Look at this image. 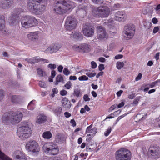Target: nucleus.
Returning <instances> with one entry per match:
<instances>
[{"instance_id":"1","label":"nucleus","mask_w":160,"mask_h":160,"mask_svg":"<svg viewBox=\"0 0 160 160\" xmlns=\"http://www.w3.org/2000/svg\"><path fill=\"white\" fill-rule=\"evenodd\" d=\"M53 11L57 14L68 12L76 6L75 3L69 0H57L54 2Z\"/></svg>"},{"instance_id":"2","label":"nucleus","mask_w":160,"mask_h":160,"mask_svg":"<svg viewBox=\"0 0 160 160\" xmlns=\"http://www.w3.org/2000/svg\"><path fill=\"white\" fill-rule=\"evenodd\" d=\"M47 0H29L27 9L35 14H41L45 11Z\"/></svg>"},{"instance_id":"3","label":"nucleus","mask_w":160,"mask_h":160,"mask_svg":"<svg viewBox=\"0 0 160 160\" xmlns=\"http://www.w3.org/2000/svg\"><path fill=\"white\" fill-rule=\"evenodd\" d=\"M23 115L21 112H10L5 113L2 117V121L3 123L8 125L10 123L12 124H16L22 120Z\"/></svg>"},{"instance_id":"4","label":"nucleus","mask_w":160,"mask_h":160,"mask_svg":"<svg viewBox=\"0 0 160 160\" xmlns=\"http://www.w3.org/2000/svg\"><path fill=\"white\" fill-rule=\"evenodd\" d=\"M110 12V8L105 6L95 7L92 10V14L95 17L104 18L108 17Z\"/></svg>"},{"instance_id":"5","label":"nucleus","mask_w":160,"mask_h":160,"mask_svg":"<svg viewBox=\"0 0 160 160\" xmlns=\"http://www.w3.org/2000/svg\"><path fill=\"white\" fill-rule=\"evenodd\" d=\"M32 130L27 124H22L19 127L17 130V135L18 137L22 139H25L29 137L31 135Z\"/></svg>"},{"instance_id":"6","label":"nucleus","mask_w":160,"mask_h":160,"mask_svg":"<svg viewBox=\"0 0 160 160\" xmlns=\"http://www.w3.org/2000/svg\"><path fill=\"white\" fill-rule=\"evenodd\" d=\"M135 28L134 25L132 24L126 25L124 27L122 32L123 39L129 40L132 39L134 36Z\"/></svg>"},{"instance_id":"7","label":"nucleus","mask_w":160,"mask_h":160,"mask_svg":"<svg viewBox=\"0 0 160 160\" xmlns=\"http://www.w3.org/2000/svg\"><path fill=\"white\" fill-rule=\"evenodd\" d=\"M115 154L117 160H131V152L127 149H120L116 152Z\"/></svg>"},{"instance_id":"8","label":"nucleus","mask_w":160,"mask_h":160,"mask_svg":"<svg viewBox=\"0 0 160 160\" xmlns=\"http://www.w3.org/2000/svg\"><path fill=\"white\" fill-rule=\"evenodd\" d=\"M37 20L33 17L28 16L23 17L21 23L22 27L27 28L34 27L37 24Z\"/></svg>"},{"instance_id":"9","label":"nucleus","mask_w":160,"mask_h":160,"mask_svg":"<svg viewBox=\"0 0 160 160\" xmlns=\"http://www.w3.org/2000/svg\"><path fill=\"white\" fill-rule=\"evenodd\" d=\"M42 149L44 152L50 155H55L58 153V148L56 145L52 143H45Z\"/></svg>"},{"instance_id":"10","label":"nucleus","mask_w":160,"mask_h":160,"mask_svg":"<svg viewBox=\"0 0 160 160\" xmlns=\"http://www.w3.org/2000/svg\"><path fill=\"white\" fill-rule=\"evenodd\" d=\"M77 23L76 19L73 16H70L66 19L65 28L68 30H71L75 28Z\"/></svg>"},{"instance_id":"11","label":"nucleus","mask_w":160,"mask_h":160,"mask_svg":"<svg viewBox=\"0 0 160 160\" xmlns=\"http://www.w3.org/2000/svg\"><path fill=\"white\" fill-rule=\"evenodd\" d=\"M26 149L29 151L37 152L39 151V148L38 143L34 140H31L26 144Z\"/></svg>"},{"instance_id":"12","label":"nucleus","mask_w":160,"mask_h":160,"mask_svg":"<svg viewBox=\"0 0 160 160\" xmlns=\"http://www.w3.org/2000/svg\"><path fill=\"white\" fill-rule=\"evenodd\" d=\"M148 153L154 158H159L160 156V148L157 146L151 145L148 149Z\"/></svg>"},{"instance_id":"13","label":"nucleus","mask_w":160,"mask_h":160,"mask_svg":"<svg viewBox=\"0 0 160 160\" xmlns=\"http://www.w3.org/2000/svg\"><path fill=\"white\" fill-rule=\"evenodd\" d=\"M90 45L86 43H82L78 46L74 45L73 49L76 51L79 52H88L90 50Z\"/></svg>"},{"instance_id":"14","label":"nucleus","mask_w":160,"mask_h":160,"mask_svg":"<svg viewBox=\"0 0 160 160\" xmlns=\"http://www.w3.org/2000/svg\"><path fill=\"white\" fill-rule=\"evenodd\" d=\"M97 37L98 39H102L107 38L108 34L105 28L101 26H98L96 27Z\"/></svg>"},{"instance_id":"15","label":"nucleus","mask_w":160,"mask_h":160,"mask_svg":"<svg viewBox=\"0 0 160 160\" xmlns=\"http://www.w3.org/2000/svg\"><path fill=\"white\" fill-rule=\"evenodd\" d=\"M92 125H90L87 128L86 132L87 133H89L87 135L88 137L86 139L87 141H90L92 137L95 135L97 132V129L96 128H92Z\"/></svg>"},{"instance_id":"16","label":"nucleus","mask_w":160,"mask_h":160,"mask_svg":"<svg viewBox=\"0 0 160 160\" xmlns=\"http://www.w3.org/2000/svg\"><path fill=\"white\" fill-rule=\"evenodd\" d=\"M61 47V45L58 44H52L45 50V53H50L55 52L58 51Z\"/></svg>"},{"instance_id":"17","label":"nucleus","mask_w":160,"mask_h":160,"mask_svg":"<svg viewBox=\"0 0 160 160\" xmlns=\"http://www.w3.org/2000/svg\"><path fill=\"white\" fill-rule=\"evenodd\" d=\"M82 32L84 35L88 37H91L94 33V28L91 26H85L82 29Z\"/></svg>"},{"instance_id":"18","label":"nucleus","mask_w":160,"mask_h":160,"mask_svg":"<svg viewBox=\"0 0 160 160\" xmlns=\"http://www.w3.org/2000/svg\"><path fill=\"white\" fill-rule=\"evenodd\" d=\"M25 60L28 62L33 64L36 63H37L40 62H42L44 63H48V61L46 59L42 58H38L37 57L32 58H26Z\"/></svg>"},{"instance_id":"19","label":"nucleus","mask_w":160,"mask_h":160,"mask_svg":"<svg viewBox=\"0 0 160 160\" xmlns=\"http://www.w3.org/2000/svg\"><path fill=\"white\" fill-rule=\"evenodd\" d=\"M127 15L123 11H118L114 15L115 20L119 22L124 21L126 19Z\"/></svg>"},{"instance_id":"20","label":"nucleus","mask_w":160,"mask_h":160,"mask_svg":"<svg viewBox=\"0 0 160 160\" xmlns=\"http://www.w3.org/2000/svg\"><path fill=\"white\" fill-rule=\"evenodd\" d=\"M13 3V0H2L0 2V7L6 9L10 8Z\"/></svg>"},{"instance_id":"21","label":"nucleus","mask_w":160,"mask_h":160,"mask_svg":"<svg viewBox=\"0 0 160 160\" xmlns=\"http://www.w3.org/2000/svg\"><path fill=\"white\" fill-rule=\"evenodd\" d=\"M38 32H30L27 35L28 38L32 41L37 40L38 38Z\"/></svg>"},{"instance_id":"22","label":"nucleus","mask_w":160,"mask_h":160,"mask_svg":"<svg viewBox=\"0 0 160 160\" xmlns=\"http://www.w3.org/2000/svg\"><path fill=\"white\" fill-rule=\"evenodd\" d=\"M47 120V117L43 114L39 115L36 121V123L38 124H41L44 123Z\"/></svg>"},{"instance_id":"23","label":"nucleus","mask_w":160,"mask_h":160,"mask_svg":"<svg viewBox=\"0 0 160 160\" xmlns=\"http://www.w3.org/2000/svg\"><path fill=\"white\" fill-rule=\"evenodd\" d=\"M24 154L20 150H16L13 153L12 156L14 159H19Z\"/></svg>"},{"instance_id":"24","label":"nucleus","mask_w":160,"mask_h":160,"mask_svg":"<svg viewBox=\"0 0 160 160\" xmlns=\"http://www.w3.org/2000/svg\"><path fill=\"white\" fill-rule=\"evenodd\" d=\"M70 37H72L74 39L78 40H81L83 39V36L80 32H76L71 34Z\"/></svg>"},{"instance_id":"25","label":"nucleus","mask_w":160,"mask_h":160,"mask_svg":"<svg viewBox=\"0 0 160 160\" xmlns=\"http://www.w3.org/2000/svg\"><path fill=\"white\" fill-rule=\"evenodd\" d=\"M5 21L3 19H0V31L5 33L6 31L5 27Z\"/></svg>"},{"instance_id":"26","label":"nucleus","mask_w":160,"mask_h":160,"mask_svg":"<svg viewBox=\"0 0 160 160\" xmlns=\"http://www.w3.org/2000/svg\"><path fill=\"white\" fill-rule=\"evenodd\" d=\"M63 106L66 108H69L71 107L70 102L67 98H64L62 100Z\"/></svg>"},{"instance_id":"27","label":"nucleus","mask_w":160,"mask_h":160,"mask_svg":"<svg viewBox=\"0 0 160 160\" xmlns=\"http://www.w3.org/2000/svg\"><path fill=\"white\" fill-rule=\"evenodd\" d=\"M23 10L20 8H16L14 9L13 12L12 16L18 18V16L23 12Z\"/></svg>"},{"instance_id":"28","label":"nucleus","mask_w":160,"mask_h":160,"mask_svg":"<svg viewBox=\"0 0 160 160\" xmlns=\"http://www.w3.org/2000/svg\"><path fill=\"white\" fill-rule=\"evenodd\" d=\"M103 22L105 25L108 26L109 28H111L113 24V21L112 19L104 20Z\"/></svg>"},{"instance_id":"29","label":"nucleus","mask_w":160,"mask_h":160,"mask_svg":"<svg viewBox=\"0 0 160 160\" xmlns=\"http://www.w3.org/2000/svg\"><path fill=\"white\" fill-rule=\"evenodd\" d=\"M35 101V100H33L29 102L27 107L28 110H33L35 108V105L34 103Z\"/></svg>"},{"instance_id":"30","label":"nucleus","mask_w":160,"mask_h":160,"mask_svg":"<svg viewBox=\"0 0 160 160\" xmlns=\"http://www.w3.org/2000/svg\"><path fill=\"white\" fill-rule=\"evenodd\" d=\"M0 159L1 160H12L0 150Z\"/></svg>"},{"instance_id":"31","label":"nucleus","mask_w":160,"mask_h":160,"mask_svg":"<svg viewBox=\"0 0 160 160\" xmlns=\"http://www.w3.org/2000/svg\"><path fill=\"white\" fill-rule=\"evenodd\" d=\"M52 136L51 133L49 131L45 132L43 133V137L46 139H50Z\"/></svg>"},{"instance_id":"32","label":"nucleus","mask_w":160,"mask_h":160,"mask_svg":"<svg viewBox=\"0 0 160 160\" xmlns=\"http://www.w3.org/2000/svg\"><path fill=\"white\" fill-rule=\"evenodd\" d=\"M73 94L74 96H76L77 97H81L82 95L80 90L78 89L74 90Z\"/></svg>"},{"instance_id":"33","label":"nucleus","mask_w":160,"mask_h":160,"mask_svg":"<svg viewBox=\"0 0 160 160\" xmlns=\"http://www.w3.org/2000/svg\"><path fill=\"white\" fill-rule=\"evenodd\" d=\"M15 17L12 16V17L10 19L9 23L11 25H14L18 22V21L17 20Z\"/></svg>"},{"instance_id":"34","label":"nucleus","mask_w":160,"mask_h":160,"mask_svg":"<svg viewBox=\"0 0 160 160\" xmlns=\"http://www.w3.org/2000/svg\"><path fill=\"white\" fill-rule=\"evenodd\" d=\"M63 81V77L60 74L58 75L56 77V82L55 84L57 85L58 82Z\"/></svg>"},{"instance_id":"35","label":"nucleus","mask_w":160,"mask_h":160,"mask_svg":"<svg viewBox=\"0 0 160 160\" xmlns=\"http://www.w3.org/2000/svg\"><path fill=\"white\" fill-rule=\"evenodd\" d=\"M117 68L118 69H121L124 66V63L122 62H117L116 63Z\"/></svg>"},{"instance_id":"36","label":"nucleus","mask_w":160,"mask_h":160,"mask_svg":"<svg viewBox=\"0 0 160 160\" xmlns=\"http://www.w3.org/2000/svg\"><path fill=\"white\" fill-rule=\"evenodd\" d=\"M43 160H62L60 158L56 157H45Z\"/></svg>"},{"instance_id":"37","label":"nucleus","mask_w":160,"mask_h":160,"mask_svg":"<svg viewBox=\"0 0 160 160\" xmlns=\"http://www.w3.org/2000/svg\"><path fill=\"white\" fill-rule=\"evenodd\" d=\"M62 111V108L61 107H58L56 108L55 110L54 113L57 115H58L61 114Z\"/></svg>"},{"instance_id":"38","label":"nucleus","mask_w":160,"mask_h":160,"mask_svg":"<svg viewBox=\"0 0 160 160\" xmlns=\"http://www.w3.org/2000/svg\"><path fill=\"white\" fill-rule=\"evenodd\" d=\"M92 2L95 4L101 5L102 4L104 0H91Z\"/></svg>"},{"instance_id":"39","label":"nucleus","mask_w":160,"mask_h":160,"mask_svg":"<svg viewBox=\"0 0 160 160\" xmlns=\"http://www.w3.org/2000/svg\"><path fill=\"white\" fill-rule=\"evenodd\" d=\"M140 97H137L135 99L133 100V102L132 104V105L133 106H137L138 104L139 101L140 100Z\"/></svg>"},{"instance_id":"40","label":"nucleus","mask_w":160,"mask_h":160,"mask_svg":"<svg viewBox=\"0 0 160 160\" xmlns=\"http://www.w3.org/2000/svg\"><path fill=\"white\" fill-rule=\"evenodd\" d=\"M37 72L38 75L40 77H42L43 75L44 72L41 68H38L37 69Z\"/></svg>"},{"instance_id":"41","label":"nucleus","mask_w":160,"mask_h":160,"mask_svg":"<svg viewBox=\"0 0 160 160\" xmlns=\"http://www.w3.org/2000/svg\"><path fill=\"white\" fill-rule=\"evenodd\" d=\"M11 99L12 102L16 103L18 102L19 99L16 96L13 95L11 97Z\"/></svg>"},{"instance_id":"42","label":"nucleus","mask_w":160,"mask_h":160,"mask_svg":"<svg viewBox=\"0 0 160 160\" xmlns=\"http://www.w3.org/2000/svg\"><path fill=\"white\" fill-rule=\"evenodd\" d=\"M58 91L57 88H54L52 90V94H51V96L52 97H54L55 96V94H57L58 93Z\"/></svg>"},{"instance_id":"43","label":"nucleus","mask_w":160,"mask_h":160,"mask_svg":"<svg viewBox=\"0 0 160 160\" xmlns=\"http://www.w3.org/2000/svg\"><path fill=\"white\" fill-rule=\"evenodd\" d=\"M78 79L80 81L87 80L88 79V78L85 75H83L79 77Z\"/></svg>"},{"instance_id":"44","label":"nucleus","mask_w":160,"mask_h":160,"mask_svg":"<svg viewBox=\"0 0 160 160\" xmlns=\"http://www.w3.org/2000/svg\"><path fill=\"white\" fill-rule=\"evenodd\" d=\"M86 75L88 77L91 78L94 77L96 75L95 72H87L86 73Z\"/></svg>"},{"instance_id":"45","label":"nucleus","mask_w":160,"mask_h":160,"mask_svg":"<svg viewBox=\"0 0 160 160\" xmlns=\"http://www.w3.org/2000/svg\"><path fill=\"white\" fill-rule=\"evenodd\" d=\"M111 131V127H108L107 130L105 132L104 135L105 136H108Z\"/></svg>"},{"instance_id":"46","label":"nucleus","mask_w":160,"mask_h":160,"mask_svg":"<svg viewBox=\"0 0 160 160\" xmlns=\"http://www.w3.org/2000/svg\"><path fill=\"white\" fill-rule=\"evenodd\" d=\"M71 85L72 83L71 82L68 81L64 85V86L66 89H68L71 88Z\"/></svg>"},{"instance_id":"47","label":"nucleus","mask_w":160,"mask_h":160,"mask_svg":"<svg viewBox=\"0 0 160 160\" xmlns=\"http://www.w3.org/2000/svg\"><path fill=\"white\" fill-rule=\"evenodd\" d=\"M48 67L51 70H53L55 69L56 67V66L54 64H49L48 65Z\"/></svg>"},{"instance_id":"48","label":"nucleus","mask_w":160,"mask_h":160,"mask_svg":"<svg viewBox=\"0 0 160 160\" xmlns=\"http://www.w3.org/2000/svg\"><path fill=\"white\" fill-rule=\"evenodd\" d=\"M63 73L65 75L68 76L70 74V72L67 68H65L63 71Z\"/></svg>"},{"instance_id":"49","label":"nucleus","mask_w":160,"mask_h":160,"mask_svg":"<svg viewBox=\"0 0 160 160\" xmlns=\"http://www.w3.org/2000/svg\"><path fill=\"white\" fill-rule=\"evenodd\" d=\"M39 85L40 87L43 88H46L47 87L46 84L44 82L42 81H39Z\"/></svg>"},{"instance_id":"50","label":"nucleus","mask_w":160,"mask_h":160,"mask_svg":"<svg viewBox=\"0 0 160 160\" xmlns=\"http://www.w3.org/2000/svg\"><path fill=\"white\" fill-rule=\"evenodd\" d=\"M4 96L3 91L2 90L0 89V101L3 99Z\"/></svg>"},{"instance_id":"51","label":"nucleus","mask_w":160,"mask_h":160,"mask_svg":"<svg viewBox=\"0 0 160 160\" xmlns=\"http://www.w3.org/2000/svg\"><path fill=\"white\" fill-rule=\"evenodd\" d=\"M84 100L85 101H89L90 100V98L88 97L87 94H85L83 97Z\"/></svg>"},{"instance_id":"52","label":"nucleus","mask_w":160,"mask_h":160,"mask_svg":"<svg viewBox=\"0 0 160 160\" xmlns=\"http://www.w3.org/2000/svg\"><path fill=\"white\" fill-rule=\"evenodd\" d=\"M127 114H123L122 115H121L120 116H119L117 119L116 122H115V124H116L122 118L124 117Z\"/></svg>"},{"instance_id":"53","label":"nucleus","mask_w":160,"mask_h":160,"mask_svg":"<svg viewBox=\"0 0 160 160\" xmlns=\"http://www.w3.org/2000/svg\"><path fill=\"white\" fill-rule=\"evenodd\" d=\"M60 94L62 96H65L67 94V92L66 90L63 89L60 91Z\"/></svg>"},{"instance_id":"54","label":"nucleus","mask_w":160,"mask_h":160,"mask_svg":"<svg viewBox=\"0 0 160 160\" xmlns=\"http://www.w3.org/2000/svg\"><path fill=\"white\" fill-rule=\"evenodd\" d=\"M135 97V93H132L129 94L128 96V98L131 99H133Z\"/></svg>"},{"instance_id":"55","label":"nucleus","mask_w":160,"mask_h":160,"mask_svg":"<svg viewBox=\"0 0 160 160\" xmlns=\"http://www.w3.org/2000/svg\"><path fill=\"white\" fill-rule=\"evenodd\" d=\"M91 64L92 66V68H95L97 66V64L96 62L93 61L91 62Z\"/></svg>"},{"instance_id":"56","label":"nucleus","mask_w":160,"mask_h":160,"mask_svg":"<svg viewBox=\"0 0 160 160\" xmlns=\"http://www.w3.org/2000/svg\"><path fill=\"white\" fill-rule=\"evenodd\" d=\"M99 70L100 71H102L104 69V65L103 64H100L98 66Z\"/></svg>"},{"instance_id":"57","label":"nucleus","mask_w":160,"mask_h":160,"mask_svg":"<svg viewBox=\"0 0 160 160\" xmlns=\"http://www.w3.org/2000/svg\"><path fill=\"white\" fill-rule=\"evenodd\" d=\"M123 57V55L122 54H118L115 56L114 58L116 59H118L122 58Z\"/></svg>"},{"instance_id":"58","label":"nucleus","mask_w":160,"mask_h":160,"mask_svg":"<svg viewBox=\"0 0 160 160\" xmlns=\"http://www.w3.org/2000/svg\"><path fill=\"white\" fill-rule=\"evenodd\" d=\"M142 77V74L141 73H139L138 74V76L136 78L135 80L138 81L140 80Z\"/></svg>"},{"instance_id":"59","label":"nucleus","mask_w":160,"mask_h":160,"mask_svg":"<svg viewBox=\"0 0 160 160\" xmlns=\"http://www.w3.org/2000/svg\"><path fill=\"white\" fill-rule=\"evenodd\" d=\"M70 122L72 126L75 127L76 125V122L74 119H71L70 121Z\"/></svg>"},{"instance_id":"60","label":"nucleus","mask_w":160,"mask_h":160,"mask_svg":"<svg viewBox=\"0 0 160 160\" xmlns=\"http://www.w3.org/2000/svg\"><path fill=\"white\" fill-rule=\"evenodd\" d=\"M64 115L66 118H68L71 116V114L68 112H66L64 113Z\"/></svg>"},{"instance_id":"61","label":"nucleus","mask_w":160,"mask_h":160,"mask_svg":"<svg viewBox=\"0 0 160 160\" xmlns=\"http://www.w3.org/2000/svg\"><path fill=\"white\" fill-rule=\"evenodd\" d=\"M63 69V67L62 65H60L58 67V69L59 72H62Z\"/></svg>"},{"instance_id":"62","label":"nucleus","mask_w":160,"mask_h":160,"mask_svg":"<svg viewBox=\"0 0 160 160\" xmlns=\"http://www.w3.org/2000/svg\"><path fill=\"white\" fill-rule=\"evenodd\" d=\"M159 31V28L157 27L154 28L153 30V32L154 33H157Z\"/></svg>"},{"instance_id":"63","label":"nucleus","mask_w":160,"mask_h":160,"mask_svg":"<svg viewBox=\"0 0 160 160\" xmlns=\"http://www.w3.org/2000/svg\"><path fill=\"white\" fill-rule=\"evenodd\" d=\"M124 104L125 103L124 102H122L118 105V108H121L123 107L124 105Z\"/></svg>"},{"instance_id":"64","label":"nucleus","mask_w":160,"mask_h":160,"mask_svg":"<svg viewBox=\"0 0 160 160\" xmlns=\"http://www.w3.org/2000/svg\"><path fill=\"white\" fill-rule=\"evenodd\" d=\"M19 160H27V158L26 157L24 154L19 159Z\"/></svg>"}]
</instances>
